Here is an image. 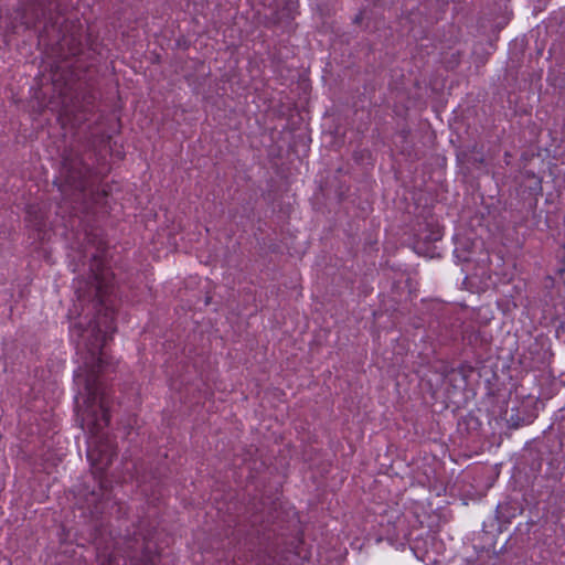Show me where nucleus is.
Instances as JSON below:
<instances>
[{
    "mask_svg": "<svg viewBox=\"0 0 565 565\" xmlns=\"http://www.w3.org/2000/svg\"><path fill=\"white\" fill-rule=\"evenodd\" d=\"M106 243L99 241L96 252L90 253V270L96 280V313L86 328L76 324L73 333L81 341L77 344L83 354V365L75 372V383L79 387L77 397V417L81 427L94 439L87 450L92 466L99 471L107 469L116 456L113 443L103 434L109 425V394L104 381L105 374L111 367L104 347L108 335L115 331L114 311L107 305L109 286L105 282L103 263L106 257Z\"/></svg>",
    "mask_w": 565,
    "mask_h": 565,
    "instance_id": "f257e3e1",
    "label": "nucleus"
},
{
    "mask_svg": "<svg viewBox=\"0 0 565 565\" xmlns=\"http://www.w3.org/2000/svg\"><path fill=\"white\" fill-rule=\"evenodd\" d=\"M20 20L25 28H35L40 41L49 45H57L62 58L75 56L82 51V36L75 24L68 26L62 19L55 0H26L19 11Z\"/></svg>",
    "mask_w": 565,
    "mask_h": 565,
    "instance_id": "f03ea898",
    "label": "nucleus"
},
{
    "mask_svg": "<svg viewBox=\"0 0 565 565\" xmlns=\"http://www.w3.org/2000/svg\"><path fill=\"white\" fill-rule=\"evenodd\" d=\"M62 177L64 183L60 184L63 193L72 191V195L79 196L88 188L89 167L84 163L79 152L67 149L62 156Z\"/></svg>",
    "mask_w": 565,
    "mask_h": 565,
    "instance_id": "7ed1b4c3",
    "label": "nucleus"
},
{
    "mask_svg": "<svg viewBox=\"0 0 565 565\" xmlns=\"http://www.w3.org/2000/svg\"><path fill=\"white\" fill-rule=\"evenodd\" d=\"M125 554L129 565H154L157 558L151 543L136 535L126 542Z\"/></svg>",
    "mask_w": 565,
    "mask_h": 565,
    "instance_id": "20e7f679",
    "label": "nucleus"
},
{
    "mask_svg": "<svg viewBox=\"0 0 565 565\" xmlns=\"http://www.w3.org/2000/svg\"><path fill=\"white\" fill-rule=\"evenodd\" d=\"M89 102L79 100L78 97L63 102V120L72 126H79L87 120V113L90 111Z\"/></svg>",
    "mask_w": 565,
    "mask_h": 565,
    "instance_id": "39448f33",
    "label": "nucleus"
}]
</instances>
